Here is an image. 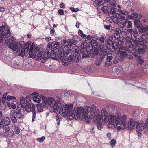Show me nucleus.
Returning a JSON list of instances; mask_svg holds the SVG:
<instances>
[{"label":"nucleus","mask_w":148,"mask_h":148,"mask_svg":"<svg viewBox=\"0 0 148 148\" xmlns=\"http://www.w3.org/2000/svg\"><path fill=\"white\" fill-rule=\"evenodd\" d=\"M96 106L94 104L92 105L91 107L86 106L84 108L81 107L78 108H73L72 111L71 117L75 120H78L80 119V117H84L85 121L87 123L90 122L89 119H94L95 116L97 115L96 118L98 122L100 121L101 120L103 121L104 114L101 113V114H99V109H97Z\"/></svg>","instance_id":"f257e3e1"},{"label":"nucleus","mask_w":148,"mask_h":148,"mask_svg":"<svg viewBox=\"0 0 148 148\" xmlns=\"http://www.w3.org/2000/svg\"><path fill=\"white\" fill-rule=\"evenodd\" d=\"M60 100L61 99H60L58 100L55 101L53 98H49L47 100L48 105L53 110L54 112L57 113L59 110L60 112L63 116L69 115L71 114V116L72 111L71 112V111L73 107V104H66L64 106H62L59 109V108L61 106V101Z\"/></svg>","instance_id":"f03ea898"},{"label":"nucleus","mask_w":148,"mask_h":148,"mask_svg":"<svg viewBox=\"0 0 148 148\" xmlns=\"http://www.w3.org/2000/svg\"><path fill=\"white\" fill-rule=\"evenodd\" d=\"M5 41V44L8 45V47L14 51H16L18 55L23 57L24 55L27 56L28 55V50L29 47L28 43L25 44L23 48L22 44L18 41H16L15 38L13 36H11L10 39L6 38Z\"/></svg>","instance_id":"7ed1b4c3"},{"label":"nucleus","mask_w":148,"mask_h":148,"mask_svg":"<svg viewBox=\"0 0 148 148\" xmlns=\"http://www.w3.org/2000/svg\"><path fill=\"white\" fill-rule=\"evenodd\" d=\"M127 117L126 115H124L122 116L120 121L117 123V129L118 130L125 129L132 130L135 129L136 124H138V122L135 121L133 119L130 118L127 123Z\"/></svg>","instance_id":"20e7f679"},{"label":"nucleus","mask_w":148,"mask_h":148,"mask_svg":"<svg viewBox=\"0 0 148 148\" xmlns=\"http://www.w3.org/2000/svg\"><path fill=\"white\" fill-rule=\"evenodd\" d=\"M6 27H7V25L4 23L2 24V26H0V43L3 42L4 39H5V43L6 39H10L11 38V33L8 28Z\"/></svg>","instance_id":"39448f33"},{"label":"nucleus","mask_w":148,"mask_h":148,"mask_svg":"<svg viewBox=\"0 0 148 148\" xmlns=\"http://www.w3.org/2000/svg\"><path fill=\"white\" fill-rule=\"evenodd\" d=\"M112 43V41L110 40H105V43L103 44L100 49L105 53L107 54L110 51L111 45Z\"/></svg>","instance_id":"423d86ee"},{"label":"nucleus","mask_w":148,"mask_h":148,"mask_svg":"<svg viewBox=\"0 0 148 148\" xmlns=\"http://www.w3.org/2000/svg\"><path fill=\"white\" fill-rule=\"evenodd\" d=\"M62 59V64L64 65H67L69 63L71 64L74 62V56L73 54H70L68 56H64Z\"/></svg>","instance_id":"0eeeda50"},{"label":"nucleus","mask_w":148,"mask_h":148,"mask_svg":"<svg viewBox=\"0 0 148 148\" xmlns=\"http://www.w3.org/2000/svg\"><path fill=\"white\" fill-rule=\"evenodd\" d=\"M81 53L82 55V58H87L90 57V56L91 57L93 58L96 55L91 51H88L86 48L84 47L81 50Z\"/></svg>","instance_id":"6e6552de"},{"label":"nucleus","mask_w":148,"mask_h":148,"mask_svg":"<svg viewBox=\"0 0 148 148\" xmlns=\"http://www.w3.org/2000/svg\"><path fill=\"white\" fill-rule=\"evenodd\" d=\"M121 118L119 117L118 115L114 116L110 115L108 117V121L112 124L115 122L116 124V127L117 128V123L118 122H119Z\"/></svg>","instance_id":"1a4fd4ad"},{"label":"nucleus","mask_w":148,"mask_h":148,"mask_svg":"<svg viewBox=\"0 0 148 148\" xmlns=\"http://www.w3.org/2000/svg\"><path fill=\"white\" fill-rule=\"evenodd\" d=\"M80 40V38L77 36H74L71 39H68V42H69V47H71L74 45L77 44Z\"/></svg>","instance_id":"9d476101"},{"label":"nucleus","mask_w":148,"mask_h":148,"mask_svg":"<svg viewBox=\"0 0 148 148\" xmlns=\"http://www.w3.org/2000/svg\"><path fill=\"white\" fill-rule=\"evenodd\" d=\"M119 10L117 8H111L110 11L108 12V14L109 16L111 17L117 16V15L118 14L117 12Z\"/></svg>","instance_id":"9b49d317"},{"label":"nucleus","mask_w":148,"mask_h":148,"mask_svg":"<svg viewBox=\"0 0 148 148\" xmlns=\"http://www.w3.org/2000/svg\"><path fill=\"white\" fill-rule=\"evenodd\" d=\"M70 47L67 46H64L63 50V53H64V56H68L70 54H72L71 53V51L69 49Z\"/></svg>","instance_id":"f8f14e48"},{"label":"nucleus","mask_w":148,"mask_h":148,"mask_svg":"<svg viewBox=\"0 0 148 148\" xmlns=\"http://www.w3.org/2000/svg\"><path fill=\"white\" fill-rule=\"evenodd\" d=\"M42 55V52H39L38 51L35 53L34 58L36 60H39L41 59Z\"/></svg>","instance_id":"ddd939ff"},{"label":"nucleus","mask_w":148,"mask_h":148,"mask_svg":"<svg viewBox=\"0 0 148 148\" xmlns=\"http://www.w3.org/2000/svg\"><path fill=\"white\" fill-rule=\"evenodd\" d=\"M124 33L127 36L128 38H130L132 36L131 33L133 31L132 29H123Z\"/></svg>","instance_id":"4468645a"},{"label":"nucleus","mask_w":148,"mask_h":148,"mask_svg":"<svg viewBox=\"0 0 148 148\" xmlns=\"http://www.w3.org/2000/svg\"><path fill=\"white\" fill-rule=\"evenodd\" d=\"M29 45V46H30V47L29 49V50H28H28L29 52L28 54L29 53V57L30 58H34L35 53V52H34V50H33V47L32 46L30 45Z\"/></svg>","instance_id":"2eb2a0df"},{"label":"nucleus","mask_w":148,"mask_h":148,"mask_svg":"<svg viewBox=\"0 0 148 148\" xmlns=\"http://www.w3.org/2000/svg\"><path fill=\"white\" fill-rule=\"evenodd\" d=\"M114 37L116 38H118L120 37V34L121 32V31L119 28H116L114 30Z\"/></svg>","instance_id":"dca6fc26"},{"label":"nucleus","mask_w":148,"mask_h":148,"mask_svg":"<svg viewBox=\"0 0 148 148\" xmlns=\"http://www.w3.org/2000/svg\"><path fill=\"white\" fill-rule=\"evenodd\" d=\"M80 49L79 47L77 45H75L74 46L72 49V51L73 52V54H78L80 53ZM81 51H80V52L81 53Z\"/></svg>","instance_id":"f3484780"},{"label":"nucleus","mask_w":148,"mask_h":148,"mask_svg":"<svg viewBox=\"0 0 148 148\" xmlns=\"http://www.w3.org/2000/svg\"><path fill=\"white\" fill-rule=\"evenodd\" d=\"M90 40H89L90 42V43L93 48H97L99 45V43L96 40H92L90 39Z\"/></svg>","instance_id":"a211bd4d"},{"label":"nucleus","mask_w":148,"mask_h":148,"mask_svg":"<svg viewBox=\"0 0 148 148\" xmlns=\"http://www.w3.org/2000/svg\"><path fill=\"white\" fill-rule=\"evenodd\" d=\"M145 38L146 37L145 36V34H144L140 36V41L141 42V44L145 43L148 44V41L146 40V39Z\"/></svg>","instance_id":"6ab92c4d"},{"label":"nucleus","mask_w":148,"mask_h":148,"mask_svg":"<svg viewBox=\"0 0 148 148\" xmlns=\"http://www.w3.org/2000/svg\"><path fill=\"white\" fill-rule=\"evenodd\" d=\"M73 55L75 56L74 62L76 63L78 62L81 58V55L80 53L73 54Z\"/></svg>","instance_id":"aec40b11"},{"label":"nucleus","mask_w":148,"mask_h":148,"mask_svg":"<svg viewBox=\"0 0 148 148\" xmlns=\"http://www.w3.org/2000/svg\"><path fill=\"white\" fill-rule=\"evenodd\" d=\"M126 52L121 53L120 56L118 58V60L120 61H123L124 60L125 58H126Z\"/></svg>","instance_id":"412c9836"},{"label":"nucleus","mask_w":148,"mask_h":148,"mask_svg":"<svg viewBox=\"0 0 148 148\" xmlns=\"http://www.w3.org/2000/svg\"><path fill=\"white\" fill-rule=\"evenodd\" d=\"M140 34H146L148 33V25H146L145 27L142 26L141 30L139 31Z\"/></svg>","instance_id":"4be33fe9"},{"label":"nucleus","mask_w":148,"mask_h":148,"mask_svg":"<svg viewBox=\"0 0 148 148\" xmlns=\"http://www.w3.org/2000/svg\"><path fill=\"white\" fill-rule=\"evenodd\" d=\"M42 58L43 60H45L50 58V55H49L50 52L47 51L45 52H42Z\"/></svg>","instance_id":"5701e85b"},{"label":"nucleus","mask_w":148,"mask_h":148,"mask_svg":"<svg viewBox=\"0 0 148 148\" xmlns=\"http://www.w3.org/2000/svg\"><path fill=\"white\" fill-rule=\"evenodd\" d=\"M136 131L138 132H140L142 131L143 130V125L139 123L138 122V124H136Z\"/></svg>","instance_id":"b1692460"},{"label":"nucleus","mask_w":148,"mask_h":148,"mask_svg":"<svg viewBox=\"0 0 148 148\" xmlns=\"http://www.w3.org/2000/svg\"><path fill=\"white\" fill-rule=\"evenodd\" d=\"M125 29L127 28H131L132 26V23L131 21L126 20L125 22Z\"/></svg>","instance_id":"393cba45"},{"label":"nucleus","mask_w":148,"mask_h":148,"mask_svg":"<svg viewBox=\"0 0 148 148\" xmlns=\"http://www.w3.org/2000/svg\"><path fill=\"white\" fill-rule=\"evenodd\" d=\"M136 49L138 50V53L141 54H143L145 52V50L144 49H143L142 47H140V46L136 45Z\"/></svg>","instance_id":"a878e982"},{"label":"nucleus","mask_w":148,"mask_h":148,"mask_svg":"<svg viewBox=\"0 0 148 148\" xmlns=\"http://www.w3.org/2000/svg\"><path fill=\"white\" fill-rule=\"evenodd\" d=\"M104 3L105 0H95L94 4L95 6H99L103 5Z\"/></svg>","instance_id":"bb28decb"},{"label":"nucleus","mask_w":148,"mask_h":148,"mask_svg":"<svg viewBox=\"0 0 148 148\" xmlns=\"http://www.w3.org/2000/svg\"><path fill=\"white\" fill-rule=\"evenodd\" d=\"M16 117L20 120L22 119L23 118H24V114H22L21 112L18 111H16Z\"/></svg>","instance_id":"cd10ccee"},{"label":"nucleus","mask_w":148,"mask_h":148,"mask_svg":"<svg viewBox=\"0 0 148 148\" xmlns=\"http://www.w3.org/2000/svg\"><path fill=\"white\" fill-rule=\"evenodd\" d=\"M101 113L102 114L104 113V119H103V122H106L107 121V116L108 115L107 112L106 110L104 109L103 108L101 111Z\"/></svg>","instance_id":"c85d7f7f"},{"label":"nucleus","mask_w":148,"mask_h":148,"mask_svg":"<svg viewBox=\"0 0 148 148\" xmlns=\"http://www.w3.org/2000/svg\"><path fill=\"white\" fill-rule=\"evenodd\" d=\"M110 51H113L118 48H119V45L117 43H112L111 45Z\"/></svg>","instance_id":"c756f323"},{"label":"nucleus","mask_w":148,"mask_h":148,"mask_svg":"<svg viewBox=\"0 0 148 148\" xmlns=\"http://www.w3.org/2000/svg\"><path fill=\"white\" fill-rule=\"evenodd\" d=\"M135 56L138 59V62L140 64H143L144 63V60L141 58V56L139 54H136V53L135 54H134Z\"/></svg>","instance_id":"7c9ffc66"},{"label":"nucleus","mask_w":148,"mask_h":148,"mask_svg":"<svg viewBox=\"0 0 148 148\" xmlns=\"http://www.w3.org/2000/svg\"><path fill=\"white\" fill-rule=\"evenodd\" d=\"M32 122H33L35 121V119H36V112L35 110V106L34 104L32 105Z\"/></svg>","instance_id":"2f4dec72"},{"label":"nucleus","mask_w":148,"mask_h":148,"mask_svg":"<svg viewBox=\"0 0 148 148\" xmlns=\"http://www.w3.org/2000/svg\"><path fill=\"white\" fill-rule=\"evenodd\" d=\"M51 53H49L50 57L51 58L56 59L57 58V56H58V54L53 50H51Z\"/></svg>","instance_id":"473e14b6"},{"label":"nucleus","mask_w":148,"mask_h":148,"mask_svg":"<svg viewBox=\"0 0 148 148\" xmlns=\"http://www.w3.org/2000/svg\"><path fill=\"white\" fill-rule=\"evenodd\" d=\"M20 103L22 107H24L26 105V103L25 102L26 100L23 97H21L20 99Z\"/></svg>","instance_id":"72a5a7b5"},{"label":"nucleus","mask_w":148,"mask_h":148,"mask_svg":"<svg viewBox=\"0 0 148 148\" xmlns=\"http://www.w3.org/2000/svg\"><path fill=\"white\" fill-rule=\"evenodd\" d=\"M116 5V0H112L110 2H108V5L110 7H115Z\"/></svg>","instance_id":"f704fd0d"},{"label":"nucleus","mask_w":148,"mask_h":148,"mask_svg":"<svg viewBox=\"0 0 148 148\" xmlns=\"http://www.w3.org/2000/svg\"><path fill=\"white\" fill-rule=\"evenodd\" d=\"M23 108H25V110L27 112H30L32 111V106L29 103H26V105Z\"/></svg>","instance_id":"c9c22d12"},{"label":"nucleus","mask_w":148,"mask_h":148,"mask_svg":"<svg viewBox=\"0 0 148 148\" xmlns=\"http://www.w3.org/2000/svg\"><path fill=\"white\" fill-rule=\"evenodd\" d=\"M40 98H42L43 100V103L44 106L47 108H49V106L47 105V100L46 99V98L42 95L40 96Z\"/></svg>","instance_id":"e433bc0d"},{"label":"nucleus","mask_w":148,"mask_h":148,"mask_svg":"<svg viewBox=\"0 0 148 148\" xmlns=\"http://www.w3.org/2000/svg\"><path fill=\"white\" fill-rule=\"evenodd\" d=\"M38 112H42L43 111V106L41 103H39L37 105Z\"/></svg>","instance_id":"4c0bfd02"},{"label":"nucleus","mask_w":148,"mask_h":148,"mask_svg":"<svg viewBox=\"0 0 148 148\" xmlns=\"http://www.w3.org/2000/svg\"><path fill=\"white\" fill-rule=\"evenodd\" d=\"M3 131L4 132V134L5 135V136L7 135L8 134L7 133V132H8L10 130V128L9 127H3Z\"/></svg>","instance_id":"58836bf2"},{"label":"nucleus","mask_w":148,"mask_h":148,"mask_svg":"<svg viewBox=\"0 0 148 148\" xmlns=\"http://www.w3.org/2000/svg\"><path fill=\"white\" fill-rule=\"evenodd\" d=\"M4 124L6 125H9L10 124L11 121L8 117L5 118L3 120Z\"/></svg>","instance_id":"ea45409f"},{"label":"nucleus","mask_w":148,"mask_h":148,"mask_svg":"<svg viewBox=\"0 0 148 148\" xmlns=\"http://www.w3.org/2000/svg\"><path fill=\"white\" fill-rule=\"evenodd\" d=\"M138 16V14L136 13H133L130 16V18L133 19L134 18H136Z\"/></svg>","instance_id":"a19ab883"},{"label":"nucleus","mask_w":148,"mask_h":148,"mask_svg":"<svg viewBox=\"0 0 148 148\" xmlns=\"http://www.w3.org/2000/svg\"><path fill=\"white\" fill-rule=\"evenodd\" d=\"M62 118L59 115H57L56 116V120L57 121V125H58L60 124V121H61Z\"/></svg>","instance_id":"79ce46f5"},{"label":"nucleus","mask_w":148,"mask_h":148,"mask_svg":"<svg viewBox=\"0 0 148 148\" xmlns=\"http://www.w3.org/2000/svg\"><path fill=\"white\" fill-rule=\"evenodd\" d=\"M117 24L119 27L125 29V22H119Z\"/></svg>","instance_id":"37998d69"},{"label":"nucleus","mask_w":148,"mask_h":148,"mask_svg":"<svg viewBox=\"0 0 148 148\" xmlns=\"http://www.w3.org/2000/svg\"><path fill=\"white\" fill-rule=\"evenodd\" d=\"M61 43L62 44L64 45V46H67L69 47V42H68V40H63L61 41Z\"/></svg>","instance_id":"c03bdc74"},{"label":"nucleus","mask_w":148,"mask_h":148,"mask_svg":"<svg viewBox=\"0 0 148 148\" xmlns=\"http://www.w3.org/2000/svg\"><path fill=\"white\" fill-rule=\"evenodd\" d=\"M13 99H16V97L13 96L8 95L7 97L6 100L10 101Z\"/></svg>","instance_id":"a18cd8bd"},{"label":"nucleus","mask_w":148,"mask_h":148,"mask_svg":"<svg viewBox=\"0 0 148 148\" xmlns=\"http://www.w3.org/2000/svg\"><path fill=\"white\" fill-rule=\"evenodd\" d=\"M14 130L16 134H18L20 133V129L18 128V127L15 126L14 127Z\"/></svg>","instance_id":"49530a36"},{"label":"nucleus","mask_w":148,"mask_h":148,"mask_svg":"<svg viewBox=\"0 0 148 148\" xmlns=\"http://www.w3.org/2000/svg\"><path fill=\"white\" fill-rule=\"evenodd\" d=\"M134 42L136 44H141V42L140 41V39L138 38H136L134 41Z\"/></svg>","instance_id":"de8ad7c7"},{"label":"nucleus","mask_w":148,"mask_h":148,"mask_svg":"<svg viewBox=\"0 0 148 148\" xmlns=\"http://www.w3.org/2000/svg\"><path fill=\"white\" fill-rule=\"evenodd\" d=\"M97 127L99 130H101L103 127L102 124L100 122H98L97 123Z\"/></svg>","instance_id":"09e8293b"},{"label":"nucleus","mask_w":148,"mask_h":148,"mask_svg":"<svg viewBox=\"0 0 148 148\" xmlns=\"http://www.w3.org/2000/svg\"><path fill=\"white\" fill-rule=\"evenodd\" d=\"M98 40L100 41L101 43H103L105 42V37L104 36H102L101 37H99Z\"/></svg>","instance_id":"8fccbe9b"},{"label":"nucleus","mask_w":148,"mask_h":148,"mask_svg":"<svg viewBox=\"0 0 148 148\" xmlns=\"http://www.w3.org/2000/svg\"><path fill=\"white\" fill-rule=\"evenodd\" d=\"M100 55L101 56L100 58V61L101 62H103L104 60V58L105 57V53H104L103 54L101 53Z\"/></svg>","instance_id":"3c124183"},{"label":"nucleus","mask_w":148,"mask_h":148,"mask_svg":"<svg viewBox=\"0 0 148 148\" xmlns=\"http://www.w3.org/2000/svg\"><path fill=\"white\" fill-rule=\"evenodd\" d=\"M117 17V16L113 17L112 19V20L113 22L115 23H118L119 22V19Z\"/></svg>","instance_id":"603ef678"},{"label":"nucleus","mask_w":148,"mask_h":148,"mask_svg":"<svg viewBox=\"0 0 148 148\" xmlns=\"http://www.w3.org/2000/svg\"><path fill=\"white\" fill-rule=\"evenodd\" d=\"M59 45L58 42H53L51 43V46H53V47L54 48L56 47H58Z\"/></svg>","instance_id":"864d4df0"},{"label":"nucleus","mask_w":148,"mask_h":148,"mask_svg":"<svg viewBox=\"0 0 148 148\" xmlns=\"http://www.w3.org/2000/svg\"><path fill=\"white\" fill-rule=\"evenodd\" d=\"M33 100L34 102L37 103H39L40 101V99L38 97H34Z\"/></svg>","instance_id":"5fc2aeb1"},{"label":"nucleus","mask_w":148,"mask_h":148,"mask_svg":"<svg viewBox=\"0 0 148 148\" xmlns=\"http://www.w3.org/2000/svg\"><path fill=\"white\" fill-rule=\"evenodd\" d=\"M12 64V66L13 68H16L18 67V66H19L18 63H17V62H13Z\"/></svg>","instance_id":"6e6d98bb"},{"label":"nucleus","mask_w":148,"mask_h":148,"mask_svg":"<svg viewBox=\"0 0 148 148\" xmlns=\"http://www.w3.org/2000/svg\"><path fill=\"white\" fill-rule=\"evenodd\" d=\"M64 53L62 54V53H60L59 54L58 56V57L59 58V59L61 61V62H62V59L64 58Z\"/></svg>","instance_id":"4d7b16f0"},{"label":"nucleus","mask_w":148,"mask_h":148,"mask_svg":"<svg viewBox=\"0 0 148 148\" xmlns=\"http://www.w3.org/2000/svg\"><path fill=\"white\" fill-rule=\"evenodd\" d=\"M112 62L111 61H106L105 64V65L106 66H109L111 65L112 64Z\"/></svg>","instance_id":"13d9d810"},{"label":"nucleus","mask_w":148,"mask_h":148,"mask_svg":"<svg viewBox=\"0 0 148 148\" xmlns=\"http://www.w3.org/2000/svg\"><path fill=\"white\" fill-rule=\"evenodd\" d=\"M11 120L14 123H16L17 121V119L15 116H13L11 118Z\"/></svg>","instance_id":"bf43d9fd"},{"label":"nucleus","mask_w":148,"mask_h":148,"mask_svg":"<svg viewBox=\"0 0 148 148\" xmlns=\"http://www.w3.org/2000/svg\"><path fill=\"white\" fill-rule=\"evenodd\" d=\"M103 12H107L108 10V8L107 6H103L102 8Z\"/></svg>","instance_id":"052dcab7"},{"label":"nucleus","mask_w":148,"mask_h":148,"mask_svg":"<svg viewBox=\"0 0 148 148\" xmlns=\"http://www.w3.org/2000/svg\"><path fill=\"white\" fill-rule=\"evenodd\" d=\"M120 48L121 52H125V51L127 50V48L125 47L121 46Z\"/></svg>","instance_id":"680f3d73"},{"label":"nucleus","mask_w":148,"mask_h":148,"mask_svg":"<svg viewBox=\"0 0 148 148\" xmlns=\"http://www.w3.org/2000/svg\"><path fill=\"white\" fill-rule=\"evenodd\" d=\"M7 96V93H5L3 95L2 97V101L3 102H5V100L6 99V97Z\"/></svg>","instance_id":"e2e57ef3"},{"label":"nucleus","mask_w":148,"mask_h":148,"mask_svg":"<svg viewBox=\"0 0 148 148\" xmlns=\"http://www.w3.org/2000/svg\"><path fill=\"white\" fill-rule=\"evenodd\" d=\"M145 43H142L140 44L141 46V47H142L143 49H144L145 50L147 49L148 48V47H147L146 45L144 44Z\"/></svg>","instance_id":"0e129e2a"},{"label":"nucleus","mask_w":148,"mask_h":148,"mask_svg":"<svg viewBox=\"0 0 148 148\" xmlns=\"http://www.w3.org/2000/svg\"><path fill=\"white\" fill-rule=\"evenodd\" d=\"M95 49L93 51H92V52L94 53L95 54L97 55V54H99V53L98 49H97V48H94Z\"/></svg>","instance_id":"69168bd1"},{"label":"nucleus","mask_w":148,"mask_h":148,"mask_svg":"<svg viewBox=\"0 0 148 148\" xmlns=\"http://www.w3.org/2000/svg\"><path fill=\"white\" fill-rule=\"evenodd\" d=\"M45 139L44 136H42L41 138H38L37 139V141L40 142H42Z\"/></svg>","instance_id":"338daca9"},{"label":"nucleus","mask_w":148,"mask_h":148,"mask_svg":"<svg viewBox=\"0 0 148 148\" xmlns=\"http://www.w3.org/2000/svg\"><path fill=\"white\" fill-rule=\"evenodd\" d=\"M116 141L115 140H112L110 142V145L112 147H113L115 146Z\"/></svg>","instance_id":"774afa93"}]
</instances>
